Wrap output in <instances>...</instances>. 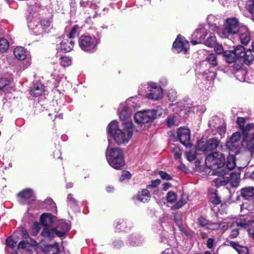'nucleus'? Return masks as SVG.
<instances>
[{"instance_id": "obj_18", "label": "nucleus", "mask_w": 254, "mask_h": 254, "mask_svg": "<svg viewBox=\"0 0 254 254\" xmlns=\"http://www.w3.org/2000/svg\"><path fill=\"white\" fill-rule=\"evenodd\" d=\"M45 91V86L38 81H34L29 88V94L33 97H39L42 95Z\"/></svg>"}, {"instance_id": "obj_40", "label": "nucleus", "mask_w": 254, "mask_h": 254, "mask_svg": "<svg viewBox=\"0 0 254 254\" xmlns=\"http://www.w3.org/2000/svg\"><path fill=\"white\" fill-rule=\"evenodd\" d=\"M177 198V195L175 192L173 191H169L168 192L166 198L167 201L170 203L174 202Z\"/></svg>"}, {"instance_id": "obj_50", "label": "nucleus", "mask_w": 254, "mask_h": 254, "mask_svg": "<svg viewBox=\"0 0 254 254\" xmlns=\"http://www.w3.org/2000/svg\"><path fill=\"white\" fill-rule=\"evenodd\" d=\"M209 222L203 217H200L198 219V222L199 224L202 227H206L207 228Z\"/></svg>"}, {"instance_id": "obj_8", "label": "nucleus", "mask_w": 254, "mask_h": 254, "mask_svg": "<svg viewBox=\"0 0 254 254\" xmlns=\"http://www.w3.org/2000/svg\"><path fill=\"white\" fill-rule=\"evenodd\" d=\"M100 43V40L95 36L82 35L78 40L79 46L83 51L93 53L97 48V45Z\"/></svg>"}, {"instance_id": "obj_52", "label": "nucleus", "mask_w": 254, "mask_h": 254, "mask_svg": "<svg viewBox=\"0 0 254 254\" xmlns=\"http://www.w3.org/2000/svg\"><path fill=\"white\" fill-rule=\"evenodd\" d=\"M159 175L162 179L166 180H171L172 179L171 176L165 172L160 171L159 172Z\"/></svg>"}, {"instance_id": "obj_56", "label": "nucleus", "mask_w": 254, "mask_h": 254, "mask_svg": "<svg viewBox=\"0 0 254 254\" xmlns=\"http://www.w3.org/2000/svg\"><path fill=\"white\" fill-rule=\"evenodd\" d=\"M168 96L171 101H173L177 97V93L174 90H171L169 91Z\"/></svg>"}, {"instance_id": "obj_34", "label": "nucleus", "mask_w": 254, "mask_h": 254, "mask_svg": "<svg viewBox=\"0 0 254 254\" xmlns=\"http://www.w3.org/2000/svg\"><path fill=\"white\" fill-rule=\"evenodd\" d=\"M228 175L229 178V182H230L232 186L236 187L238 186L240 180V174L236 173H232L230 175Z\"/></svg>"}, {"instance_id": "obj_61", "label": "nucleus", "mask_w": 254, "mask_h": 254, "mask_svg": "<svg viewBox=\"0 0 254 254\" xmlns=\"http://www.w3.org/2000/svg\"><path fill=\"white\" fill-rule=\"evenodd\" d=\"M171 187V184L169 183H164L163 185V190H167Z\"/></svg>"}, {"instance_id": "obj_55", "label": "nucleus", "mask_w": 254, "mask_h": 254, "mask_svg": "<svg viewBox=\"0 0 254 254\" xmlns=\"http://www.w3.org/2000/svg\"><path fill=\"white\" fill-rule=\"evenodd\" d=\"M175 120L174 116L169 117L167 120V125L169 127H171L175 125Z\"/></svg>"}, {"instance_id": "obj_36", "label": "nucleus", "mask_w": 254, "mask_h": 254, "mask_svg": "<svg viewBox=\"0 0 254 254\" xmlns=\"http://www.w3.org/2000/svg\"><path fill=\"white\" fill-rule=\"evenodd\" d=\"M233 51L234 52L235 55H236L237 59L239 58H244L245 52L244 47L240 45L238 46L235 48L234 50Z\"/></svg>"}, {"instance_id": "obj_58", "label": "nucleus", "mask_w": 254, "mask_h": 254, "mask_svg": "<svg viewBox=\"0 0 254 254\" xmlns=\"http://www.w3.org/2000/svg\"><path fill=\"white\" fill-rule=\"evenodd\" d=\"M68 203L71 205H73L75 204V200L72 197L71 194H69L67 196Z\"/></svg>"}, {"instance_id": "obj_7", "label": "nucleus", "mask_w": 254, "mask_h": 254, "mask_svg": "<svg viewBox=\"0 0 254 254\" xmlns=\"http://www.w3.org/2000/svg\"><path fill=\"white\" fill-rule=\"evenodd\" d=\"M31 64L30 53L21 46H17V69L22 71L29 67Z\"/></svg>"}, {"instance_id": "obj_26", "label": "nucleus", "mask_w": 254, "mask_h": 254, "mask_svg": "<svg viewBox=\"0 0 254 254\" xmlns=\"http://www.w3.org/2000/svg\"><path fill=\"white\" fill-rule=\"evenodd\" d=\"M150 194L147 190L144 189L139 191L137 195L138 200L143 203L148 202L150 199Z\"/></svg>"}, {"instance_id": "obj_24", "label": "nucleus", "mask_w": 254, "mask_h": 254, "mask_svg": "<svg viewBox=\"0 0 254 254\" xmlns=\"http://www.w3.org/2000/svg\"><path fill=\"white\" fill-rule=\"evenodd\" d=\"M241 193L244 198L246 199H252L254 198V187H248L243 188Z\"/></svg>"}, {"instance_id": "obj_27", "label": "nucleus", "mask_w": 254, "mask_h": 254, "mask_svg": "<svg viewBox=\"0 0 254 254\" xmlns=\"http://www.w3.org/2000/svg\"><path fill=\"white\" fill-rule=\"evenodd\" d=\"M5 244L7 248L11 250V254H16V251H15L16 240L15 238L12 236H9L6 239ZM7 251L10 253L9 250H7Z\"/></svg>"}, {"instance_id": "obj_45", "label": "nucleus", "mask_w": 254, "mask_h": 254, "mask_svg": "<svg viewBox=\"0 0 254 254\" xmlns=\"http://www.w3.org/2000/svg\"><path fill=\"white\" fill-rule=\"evenodd\" d=\"M78 29L79 26L78 25L74 26L68 34L67 38L69 39H71L72 38L75 37L78 35Z\"/></svg>"}, {"instance_id": "obj_54", "label": "nucleus", "mask_w": 254, "mask_h": 254, "mask_svg": "<svg viewBox=\"0 0 254 254\" xmlns=\"http://www.w3.org/2000/svg\"><path fill=\"white\" fill-rule=\"evenodd\" d=\"M213 47H214V50L217 53L219 54H221L222 53L224 54V50L221 45L216 43Z\"/></svg>"}, {"instance_id": "obj_57", "label": "nucleus", "mask_w": 254, "mask_h": 254, "mask_svg": "<svg viewBox=\"0 0 254 254\" xmlns=\"http://www.w3.org/2000/svg\"><path fill=\"white\" fill-rule=\"evenodd\" d=\"M160 183H161V181L159 179L153 180L151 181V184L147 186V188H149L151 187H156L160 184Z\"/></svg>"}, {"instance_id": "obj_28", "label": "nucleus", "mask_w": 254, "mask_h": 254, "mask_svg": "<svg viewBox=\"0 0 254 254\" xmlns=\"http://www.w3.org/2000/svg\"><path fill=\"white\" fill-rule=\"evenodd\" d=\"M208 198L209 201L215 205L218 204L221 202L220 198L218 196L217 191L216 190L213 189L209 191Z\"/></svg>"}, {"instance_id": "obj_33", "label": "nucleus", "mask_w": 254, "mask_h": 254, "mask_svg": "<svg viewBox=\"0 0 254 254\" xmlns=\"http://www.w3.org/2000/svg\"><path fill=\"white\" fill-rule=\"evenodd\" d=\"M224 56L225 60L228 63H232L237 60L236 55H235L233 50L225 51L224 52Z\"/></svg>"}, {"instance_id": "obj_44", "label": "nucleus", "mask_w": 254, "mask_h": 254, "mask_svg": "<svg viewBox=\"0 0 254 254\" xmlns=\"http://www.w3.org/2000/svg\"><path fill=\"white\" fill-rule=\"evenodd\" d=\"M41 229V225L39 222L34 223L32 227L31 234L33 236L37 235Z\"/></svg>"}, {"instance_id": "obj_37", "label": "nucleus", "mask_w": 254, "mask_h": 254, "mask_svg": "<svg viewBox=\"0 0 254 254\" xmlns=\"http://www.w3.org/2000/svg\"><path fill=\"white\" fill-rule=\"evenodd\" d=\"M51 20L49 18H44L40 20V27L42 28V33L44 30L49 27L51 25Z\"/></svg>"}, {"instance_id": "obj_30", "label": "nucleus", "mask_w": 254, "mask_h": 254, "mask_svg": "<svg viewBox=\"0 0 254 254\" xmlns=\"http://www.w3.org/2000/svg\"><path fill=\"white\" fill-rule=\"evenodd\" d=\"M188 200V196L187 194L183 193L180 199L177 203L172 206V209H179L184 206Z\"/></svg>"}, {"instance_id": "obj_22", "label": "nucleus", "mask_w": 254, "mask_h": 254, "mask_svg": "<svg viewBox=\"0 0 254 254\" xmlns=\"http://www.w3.org/2000/svg\"><path fill=\"white\" fill-rule=\"evenodd\" d=\"M45 254H59L60 248L57 243L54 244L48 245L43 249Z\"/></svg>"}, {"instance_id": "obj_62", "label": "nucleus", "mask_w": 254, "mask_h": 254, "mask_svg": "<svg viewBox=\"0 0 254 254\" xmlns=\"http://www.w3.org/2000/svg\"><path fill=\"white\" fill-rule=\"evenodd\" d=\"M250 236L254 239V230L250 229L248 230Z\"/></svg>"}, {"instance_id": "obj_16", "label": "nucleus", "mask_w": 254, "mask_h": 254, "mask_svg": "<svg viewBox=\"0 0 254 254\" xmlns=\"http://www.w3.org/2000/svg\"><path fill=\"white\" fill-rule=\"evenodd\" d=\"M177 137L180 142L188 147L190 144V131L188 128L180 127L177 132Z\"/></svg>"}, {"instance_id": "obj_39", "label": "nucleus", "mask_w": 254, "mask_h": 254, "mask_svg": "<svg viewBox=\"0 0 254 254\" xmlns=\"http://www.w3.org/2000/svg\"><path fill=\"white\" fill-rule=\"evenodd\" d=\"M206 61L212 66H215L217 64L216 56L214 54H209L206 58Z\"/></svg>"}, {"instance_id": "obj_63", "label": "nucleus", "mask_w": 254, "mask_h": 254, "mask_svg": "<svg viewBox=\"0 0 254 254\" xmlns=\"http://www.w3.org/2000/svg\"><path fill=\"white\" fill-rule=\"evenodd\" d=\"M250 151L252 157L254 158V144L251 146Z\"/></svg>"}, {"instance_id": "obj_20", "label": "nucleus", "mask_w": 254, "mask_h": 254, "mask_svg": "<svg viewBox=\"0 0 254 254\" xmlns=\"http://www.w3.org/2000/svg\"><path fill=\"white\" fill-rule=\"evenodd\" d=\"M40 20L36 17H32L28 22L29 28L33 31L36 35L42 34V28L40 27Z\"/></svg>"}, {"instance_id": "obj_12", "label": "nucleus", "mask_w": 254, "mask_h": 254, "mask_svg": "<svg viewBox=\"0 0 254 254\" xmlns=\"http://www.w3.org/2000/svg\"><path fill=\"white\" fill-rule=\"evenodd\" d=\"M56 48L58 51L64 53L70 51L73 48L74 43L72 39L68 38L59 37L57 39Z\"/></svg>"}, {"instance_id": "obj_48", "label": "nucleus", "mask_w": 254, "mask_h": 254, "mask_svg": "<svg viewBox=\"0 0 254 254\" xmlns=\"http://www.w3.org/2000/svg\"><path fill=\"white\" fill-rule=\"evenodd\" d=\"M196 157V152L195 151H190L186 153V157L188 161H193Z\"/></svg>"}, {"instance_id": "obj_42", "label": "nucleus", "mask_w": 254, "mask_h": 254, "mask_svg": "<svg viewBox=\"0 0 254 254\" xmlns=\"http://www.w3.org/2000/svg\"><path fill=\"white\" fill-rule=\"evenodd\" d=\"M9 47L7 41L4 38L0 39V51L5 52Z\"/></svg>"}, {"instance_id": "obj_49", "label": "nucleus", "mask_w": 254, "mask_h": 254, "mask_svg": "<svg viewBox=\"0 0 254 254\" xmlns=\"http://www.w3.org/2000/svg\"><path fill=\"white\" fill-rule=\"evenodd\" d=\"M172 152L174 153V158L176 159H179L181 157V153L180 149L179 147H176L172 149Z\"/></svg>"}, {"instance_id": "obj_51", "label": "nucleus", "mask_w": 254, "mask_h": 254, "mask_svg": "<svg viewBox=\"0 0 254 254\" xmlns=\"http://www.w3.org/2000/svg\"><path fill=\"white\" fill-rule=\"evenodd\" d=\"M246 122V119L245 118L238 117L237 120V123L239 126V127L241 130L244 128V124Z\"/></svg>"}, {"instance_id": "obj_38", "label": "nucleus", "mask_w": 254, "mask_h": 254, "mask_svg": "<svg viewBox=\"0 0 254 254\" xmlns=\"http://www.w3.org/2000/svg\"><path fill=\"white\" fill-rule=\"evenodd\" d=\"M71 58L68 57L64 56L60 58V64L64 67H66L71 64Z\"/></svg>"}, {"instance_id": "obj_35", "label": "nucleus", "mask_w": 254, "mask_h": 254, "mask_svg": "<svg viewBox=\"0 0 254 254\" xmlns=\"http://www.w3.org/2000/svg\"><path fill=\"white\" fill-rule=\"evenodd\" d=\"M244 59L247 64L252 62L254 60V50L248 49L245 51Z\"/></svg>"}, {"instance_id": "obj_29", "label": "nucleus", "mask_w": 254, "mask_h": 254, "mask_svg": "<svg viewBox=\"0 0 254 254\" xmlns=\"http://www.w3.org/2000/svg\"><path fill=\"white\" fill-rule=\"evenodd\" d=\"M225 168L227 169V174L233 169L236 166L235 157L233 154H230L227 157V161L225 163Z\"/></svg>"}, {"instance_id": "obj_9", "label": "nucleus", "mask_w": 254, "mask_h": 254, "mask_svg": "<svg viewBox=\"0 0 254 254\" xmlns=\"http://www.w3.org/2000/svg\"><path fill=\"white\" fill-rule=\"evenodd\" d=\"M162 114L160 110H148L137 112L134 116V120L138 124L147 123L152 121Z\"/></svg>"}, {"instance_id": "obj_4", "label": "nucleus", "mask_w": 254, "mask_h": 254, "mask_svg": "<svg viewBox=\"0 0 254 254\" xmlns=\"http://www.w3.org/2000/svg\"><path fill=\"white\" fill-rule=\"evenodd\" d=\"M106 155L109 164L113 168L117 170L121 169L125 165L124 153L121 148H111L109 144Z\"/></svg>"}, {"instance_id": "obj_13", "label": "nucleus", "mask_w": 254, "mask_h": 254, "mask_svg": "<svg viewBox=\"0 0 254 254\" xmlns=\"http://www.w3.org/2000/svg\"><path fill=\"white\" fill-rule=\"evenodd\" d=\"M241 134L240 132H235L233 134L230 140L227 141L226 147L229 151L236 153L238 149L242 145V141H240Z\"/></svg>"}, {"instance_id": "obj_19", "label": "nucleus", "mask_w": 254, "mask_h": 254, "mask_svg": "<svg viewBox=\"0 0 254 254\" xmlns=\"http://www.w3.org/2000/svg\"><path fill=\"white\" fill-rule=\"evenodd\" d=\"M35 242L30 239V242L26 241H21L18 245L17 249L20 253L24 252V254H30V252L32 250Z\"/></svg>"}, {"instance_id": "obj_1", "label": "nucleus", "mask_w": 254, "mask_h": 254, "mask_svg": "<svg viewBox=\"0 0 254 254\" xmlns=\"http://www.w3.org/2000/svg\"><path fill=\"white\" fill-rule=\"evenodd\" d=\"M135 100L130 98L120 105L118 114L120 119L123 121L120 126L117 121H113L108 126V133L118 144L127 143L132 136L133 125L129 118L131 110L136 107Z\"/></svg>"}, {"instance_id": "obj_46", "label": "nucleus", "mask_w": 254, "mask_h": 254, "mask_svg": "<svg viewBox=\"0 0 254 254\" xmlns=\"http://www.w3.org/2000/svg\"><path fill=\"white\" fill-rule=\"evenodd\" d=\"M246 7L251 13L253 14L254 12V0H249L247 2Z\"/></svg>"}, {"instance_id": "obj_60", "label": "nucleus", "mask_w": 254, "mask_h": 254, "mask_svg": "<svg viewBox=\"0 0 254 254\" xmlns=\"http://www.w3.org/2000/svg\"><path fill=\"white\" fill-rule=\"evenodd\" d=\"M213 242L214 240L213 239L209 238L208 239L207 242V246L209 249H211L213 248Z\"/></svg>"}, {"instance_id": "obj_2", "label": "nucleus", "mask_w": 254, "mask_h": 254, "mask_svg": "<svg viewBox=\"0 0 254 254\" xmlns=\"http://www.w3.org/2000/svg\"><path fill=\"white\" fill-rule=\"evenodd\" d=\"M215 17L212 15L208 16L207 19L209 26V29L222 38H228L230 35L238 33L241 28L238 20L236 18H228L225 20L223 27H219L216 24H211L212 20Z\"/></svg>"}, {"instance_id": "obj_59", "label": "nucleus", "mask_w": 254, "mask_h": 254, "mask_svg": "<svg viewBox=\"0 0 254 254\" xmlns=\"http://www.w3.org/2000/svg\"><path fill=\"white\" fill-rule=\"evenodd\" d=\"M239 234V231L237 229H234L232 231L230 235V238H236Z\"/></svg>"}, {"instance_id": "obj_5", "label": "nucleus", "mask_w": 254, "mask_h": 254, "mask_svg": "<svg viewBox=\"0 0 254 254\" xmlns=\"http://www.w3.org/2000/svg\"><path fill=\"white\" fill-rule=\"evenodd\" d=\"M69 226L67 223H62V226L57 228L52 227H44L41 235L43 241H50L56 237L62 238L69 231Z\"/></svg>"}, {"instance_id": "obj_15", "label": "nucleus", "mask_w": 254, "mask_h": 254, "mask_svg": "<svg viewBox=\"0 0 254 254\" xmlns=\"http://www.w3.org/2000/svg\"><path fill=\"white\" fill-rule=\"evenodd\" d=\"M190 47L188 41L182 36L179 35L173 45V48L177 53H186Z\"/></svg>"}, {"instance_id": "obj_47", "label": "nucleus", "mask_w": 254, "mask_h": 254, "mask_svg": "<svg viewBox=\"0 0 254 254\" xmlns=\"http://www.w3.org/2000/svg\"><path fill=\"white\" fill-rule=\"evenodd\" d=\"M9 83V81L5 78H0V90L4 91V88L6 87Z\"/></svg>"}, {"instance_id": "obj_11", "label": "nucleus", "mask_w": 254, "mask_h": 254, "mask_svg": "<svg viewBox=\"0 0 254 254\" xmlns=\"http://www.w3.org/2000/svg\"><path fill=\"white\" fill-rule=\"evenodd\" d=\"M219 145V140L216 138H212L209 139L205 143L201 140L198 141L196 147L198 150L202 151L207 153L214 150Z\"/></svg>"}, {"instance_id": "obj_14", "label": "nucleus", "mask_w": 254, "mask_h": 254, "mask_svg": "<svg viewBox=\"0 0 254 254\" xmlns=\"http://www.w3.org/2000/svg\"><path fill=\"white\" fill-rule=\"evenodd\" d=\"M149 93L147 94V97L149 99L157 100L162 96V89L156 83L150 82L148 83Z\"/></svg>"}, {"instance_id": "obj_10", "label": "nucleus", "mask_w": 254, "mask_h": 254, "mask_svg": "<svg viewBox=\"0 0 254 254\" xmlns=\"http://www.w3.org/2000/svg\"><path fill=\"white\" fill-rule=\"evenodd\" d=\"M243 139L242 146L248 149L249 151L253 145L254 140V124H249L242 129Z\"/></svg>"}, {"instance_id": "obj_23", "label": "nucleus", "mask_w": 254, "mask_h": 254, "mask_svg": "<svg viewBox=\"0 0 254 254\" xmlns=\"http://www.w3.org/2000/svg\"><path fill=\"white\" fill-rule=\"evenodd\" d=\"M53 221L52 216L50 214L44 213L41 216L40 222L44 228L51 227Z\"/></svg>"}, {"instance_id": "obj_41", "label": "nucleus", "mask_w": 254, "mask_h": 254, "mask_svg": "<svg viewBox=\"0 0 254 254\" xmlns=\"http://www.w3.org/2000/svg\"><path fill=\"white\" fill-rule=\"evenodd\" d=\"M216 44V37L214 36H209L205 41L206 46L209 47H213Z\"/></svg>"}, {"instance_id": "obj_25", "label": "nucleus", "mask_w": 254, "mask_h": 254, "mask_svg": "<svg viewBox=\"0 0 254 254\" xmlns=\"http://www.w3.org/2000/svg\"><path fill=\"white\" fill-rule=\"evenodd\" d=\"M215 175H218V177L215 179L213 182L216 186L219 187L220 186H224L229 182V178L227 177V175H228V174L221 175L218 174Z\"/></svg>"}, {"instance_id": "obj_17", "label": "nucleus", "mask_w": 254, "mask_h": 254, "mask_svg": "<svg viewBox=\"0 0 254 254\" xmlns=\"http://www.w3.org/2000/svg\"><path fill=\"white\" fill-rule=\"evenodd\" d=\"M207 35V30L204 28H198L195 30L191 36V42L193 45L201 43Z\"/></svg>"}, {"instance_id": "obj_3", "label": "nucleus", "mask_w": 254, "mask_h": 254, "mask_svg": "<svg viewBox=\"0 0 254 254\" xmlns=\"http://www.w3.org/2000/svg\"><path fill=\"white\" fill-rule=\"evenodd\" d=\"M225 155L222 153L214 152L210 153L205 158V164L213 170V174L226 175L225 168Z\"/></svg>"}, {"instance_id": "obj_31", "label": "nucleus", "mask_w": 254, "mask_h": 254, "mask_svg": "<svg viewBox=\"0 0 254 254\" xmlns=\"http://www.w3.org/2000/svg\"><path fill=\"white\" fill-rule=\"evenodd\" d=\"M18 196L24 198H33L35 197L34 191L30 189H26L23 190L22 191L18 193Z\"/></svg>"}, {"instance_id": "obj_32", "label": "nucleus", "mask_w": 254, "mask_h": 254, "mask_svg": "<svg viewBox=\"0 0 254 254\" xmlns=\"http://www.w3.org/2000/svg\"><path fill=\"white\" fill-rule=\"evenodd\" d=\"M230 245L237 251L239 254H249V251L247 247H242L237 243L234 242H230Z\"/></svg>"}, {"instance_id": "obj_43", "label": "nucleus", "mask_w": 254, "mask_h": 254, "mask_svg": "<svg viewBox=\"0 0 254 254\" xmlns=\"http://www.w3.org/2000/svg\"><path fill=\"white\" fill-rule=\"evenodd\" d=\"M141 238L136 236H132L129 238V242L132 246L139 245L141 243Z\"/></svg>"}, {"instance_id": "obj_64", "label": "nucleus", "mask_w": 254, "mask_h": 254, "mask_svg": "<svg viewBox=\"0 0 254 254\" xmlns=\"http://www.w3.org/2000/svg\"><path fill=\"white\" fill-rule=\"evenodd\" d=\"M106 190L107 191L111 192L113 190V188L109 187L107 188Z\"/></svg>"}, {"instance_id": "obj_6", "label": "nucleus", "mask_w": 254, "mask_h": 254, "mask_svg": "<svg viewBox=\"0 0 254 254\" xmlns=\"http://www.w3.org/2000/svg\"><path fill=\"white\" fill-rule=\"evenodd\" d=\"M247 225V221L244 218L240 219L234 218L231 219L230 221L225 220L224 221L218 223L209 222L207 228L212 230L218 229L225 230L228 229L229 227L236 226L243 227Z\"/></svg>"}, {"instance_id": "obj_21", "label": "nucleus", "mask_w": 254, "mask_h": 254, "mask_svg": "<svg viewBox=\"0 0 254 254\" xmlns=\"http://www.w3.org/2000/svg\"><path fill=\"white\" fill-rule=\"evenodd\" d=\"M239 38L242 44L247 45L250 41L251 35L248 28L245 26H242L240 31Z\"/></svg>"}, {"instance_id": "obj_53", "label": "nucleus", "mask_w": 254, "mask_h": 254, "mask_svg": "<svg viewBox=\"0 0 254 254\" xmlns=\"http://www.w3.org/2000/svg\"><path fill=\"white\" fill-rule=\"evenodd\" d=\"M131 177V174L127 171H123L122 175L120 177L119 180L120 181H123L126 179H128Z\"/></svg>"}]
</instances>
